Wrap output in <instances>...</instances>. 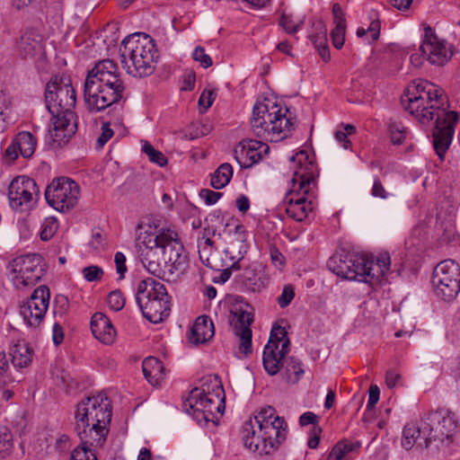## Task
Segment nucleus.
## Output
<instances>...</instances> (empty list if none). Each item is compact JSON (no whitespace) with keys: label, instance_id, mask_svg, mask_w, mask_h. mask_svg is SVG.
Listing matches in <instances>:
<instances>
[{"label":"nucleus","instance_id":"36","mask_svg":"<svg viewBox=\"0 0 460 460\" xmlns=\"http://www.w3.org/2000/svg\"><path fill=\"white\" fill-rule=\"evenodd\" d=\"M91 438L81 439V444L72 451L70 460H97L93 447H101L102 444H93Z\"/></svg>","mask_w":460,"mask_h":460},{"label":"nucleus","instance_id":"41","mask_svg":"<svg viewBox=\"0 0 460 460\" xmlns=\"http://www.w3.org/2000/svg\"><path fill=\"white\" fill-rule=\"evenodd\" d=\"M388 128L392 142L401 145L406 137V128L400 121L391 120Z\"/></svg>","mask_w":460,"mask_h":460},{"label":"nucleus","instance_id":"24","mask_svg":"<svg viewBox=\"0 0 460 460\" xmlns=\"http://www.w3.org/2000/svg\"><path fill=\"white\" fill-rule=\"evenodd\" d=\"M93 335L103 344L111 345L115 341L116 330L111 320L101 312H96L91 318Z\"/></svg>","mask_w":460,"mask_h":460},{"label":"nucleus","instance_id":"9","mask_svg":"<svg viewBox=\"0 0 460 460\" xmlns=\"http://www.w3.org/2000/svg\"><path fill=\"white\" fill-rule=\"evenodd\" d=\"M424 432L428 437L424 438V446L429 447L432 441L450 442L457 432L458 421L453 411L447 408H440L427 412L424 417Z\"/></svg>","mask_w":460,"mask_h":460},{"label":"nucleus","instance_id":"8","mask_svg":"<svg viewBox=\"0 0 460 460\" xmlns=\"http://www.w3.org/2000/svg\"><path fill=\"white\" fill-rule=\"evenodd\" d=\"M254 420L265 443L261 449L264 452L278 450L288 435V423L284 417H280L275 408L266 406L254 414Z\"/></svg>","mask_w":460,"mask_h":460},{"label":"nucleus","instance_id":"47","mask_svg":"<svg viewBox=\"0 0 460 460\" xmlns=\"http://www.w3.org/2000/svg\"><path fill=\"white\" fill-rule=\"evenodd\" d=\"M82 274L84 279L88 282H97L100 281L103 275L104 271L102 268L97 266V265H90L87 267H84L82 270Z\"/></svg>","mask_w":460,"mask_h":460},{"label":"nucleus","instance_id":"39","mask_svg":"<svg viewBox=\"0 0 460 460\" xmlns=\"http://www.w3.org/2000/svg\"><path fill=\"white\" fill-rule=\"evenodd\" d=\"M13 435L6 427H0V458L9 456L13 450Z\"/></svg>","mask_w":460,"mask_h":460},{"label":"nucleus","instance_id":"23","mask_svg":"<svg viewBox=\"0 0 460 460\" xmlns=\"http://www.w3.org/2000/svg\"><path fill=\"white\" fill-rule=\"evenodd\" d=\"M37 139L28 131L19 132L13 139L11 145L5 150V156L14 161L21 155L24 158H30L35 152Z\"/></svg>","mask_w":460,"mask_h":460},{"label":"nucleus","instance_id":"51","mask_svg":"<svg viewBox=\"0 0 460 460\" xmlns=\"http://www.w3.org/2000/svg\"><path fill=\"white\" fill-rule=\"evenodd\" d=\"M295 297V288L292 285H286L283 288L281 295L278 297L277 301L281 308H285L290 305Z\"/></svg>","mask_w":460,"mask_h":460},{"label":"nucleus","instance_id":"14","mask_svg":"<svg viewBox=\"0 0 460 460\" xmlns=\"http://www.w3.org/2000/svg\"><path fill=\"white\" fill-rule=\"evenodd\" d=\"M146 320L159 323L166 319L171 311L170 296L164 284L152 278H146Z\"/></svg>","mask_w":460,"mask_h":460},{"label":"nucleus","instance_id":"48","mask_svg":"<svg viewBox=\"0 0 460 460\" xmlns=\"http://www.w3.org/2000/svg\"><path fill=\"white\" fill-rule=\"evenodd\" d=\"M370 263L372 269L376 267L378 268V271H380V280L384 277V275L389 270L391 260L388 253L381 254L375 261L373 258H370Z\"/></svg>","mask_w":460,"mask_h":460},{"label":"nucleus","instance_id":"60","mask_svg":"<svg viewBox=\"0 0 460 460\" xmlns=\"http://www.w3.org/2000/svg\"><path fill=\"white\" fill-rule=\"evenodd\" d=\"M114 261L116 264V270L119 274V279H123L127 271L125 255L120 252H116L114 256Z\"/></svg>","mask_w":460,"mask_h":460},{"label":"nucleus","instance_id":"19","mask_svg":"<svg viewBox=\"0 0 460 460\" xmlns=\"http://www.w3.org/2000/svg\"><path fill=\"white\" fill-rule=\"evenodd\" d=\"M176 231L168 226L167 219L161 214H149L146 217V246L162 242H172L176 238Z\"/></svg>","mask_w":460,"mask_h":460},{"label":"nucleus","instance_id":"37","mask_svg":"<svg viewBox=\"0 0 460 460\" xmlns=\"http://www.w3.org/2000/svg\"><path fill=\"white\" fill-rule=\"evenodd\" d=\"M233 176V168L230 164H222L211 177V186L216 190L226 187Z\"/></svg>","mask_w":460,"mask_h":460},{"label":"nucleus","instance_id":"2","mask_svg":"<svg viewBox=\"0 0 460 460\" xmlns=\"http://www.w3.org/2000/svg\"><path fill=\"white\" fill-rule=\"evenodd\" d=\"M45 102L52 115L49 137L57 146H62L75 133L77 128L74 111L76 93L69 76L56 75L51 77L46 85Z\"/></svg>","mask_w":460,"mask_h":460},{"label":"nucleus","instance_id":"42","mask_svg":"<svg viewBox=\"0 0 460 460\" xmlns=\"http://www.w3.org/2000/svg\"><path fill=\"white\" fill-rule=\"evenodd\" d=\"M216 232L217 229L213 226L204 227L202 236L198 240L199 248L203 252L206 250L212 251V249H216L214 242L212 241V237L216 234Z\"/></svg>","mask_w":460,"mask_h":460},{"label":"nucleus","instance_id":"6","mask_svg":"<svg viewBox=\"0 0 460 460\" xmlns=\"http://www.w3.org/2000/svg\"><path fill=\"white\" fill-rule=\"evenodd\" d=\"M183 405L199 424L215 423L217 414L225 410V394L219 378L217 376L204 378L201 386L190 392Z\"/></svg>","mask_w":460,"mask_h":460},{"label":"nucleus","instance_id":"4","mask_svg":"<svg viewBox=\"0 0 460 460\" xmlns=\"http://www.w3.org/2000/svg\"><path fill=\"white\" fill-rule=\"evenodd\" d=\"M125 84L117 63L102 59L88 71L84 84V99L92 112L102 111L123 97Z\"/></svg>","mask_w":460,"mask_h":460},{"label":"nucleus","instance_id":"16","mask_svg":"<svg viewBox=\"0 0 460 460\" xmlns=\"http://www.w3.org/2000/svg\"><path fill=\"white\" fill-rule=\"evenodd\" d=\"M50 291L47 286L37 288L31 297L20 306V314L26 325L38 328L49 305Z\"/></svg>","mask_w":460,"mask_h":460},{"label":"nucleus","instance_id":"12","mask_svg":"<svg viewBox=\"0 0 460 460\" xmlns=\"http://www.w3.org/2000/svg\"><path fill=\"white\" fill-rule=\"evenodd\" d=\"M80 194L79 185L66 177L54 179L46 188L45 199L48 204L58 211L65 212L77 204Z\"/></svg>","mask_w":460,"mask_h":460},{"label":"nucleus","instance_id":"53","mask_svg":"<svg viewBox=\"0 0 460 460\" xmlns=\"http://www.w3.org/2000/svg\"><path fill=\"white\" fill-rule=\"evenodd\" d=\"M114 131L111 128L110 123H103L102 126V133L96 141L97 148H102L104 145L113 137Z\"/></svg>","mask_w":460,"mask_h":460},{"label":"nucleus","instance_id":"44","mask_svg":"<svg viewBox=\"0 0 460 460\" xmlns=\"http://www.w3.org/2000/svg\"><path fill=\"white\" fill-rule=\"evenodd\" d=\"M58 229V222L53 217H47L41 225V230L40 233V239L42 241L50 240Z\"/></svg>","mask_w":460,"mask_h":460},{"label":"nucleus","instance_id":"31","mask_svg":"<svg viewBox=\"0 0 460 460\" xmlns=\"http://www.w3.org/2000/svg\"><path fill=\"white\" fill-rule=\"evenodd\" d=\"M243 440L245 447L259 455H270L273 452H264L261 449L265 444L260 435V429H255L252 420L250 419L243 427Z\"/></svg>","mask_w":460,"mask_h":460},{"label":"nucleus","instance_id":"20","mask_svg":"<svg viewBox=\"0 0 460 460\" xmlns=\"http://www.w3.org/2000/svg\"><path fill=\"white\" fill-rule=\"evenodd\" d=\"M269 146L261 141L248 139L241 141L234 148V158L242 168H250L269 152Z\"/></svg>","mask_w":460,"mask_h":460},{"label":"nucleus","instance_id":"10","mask_svg":"<svg viewBox=\"0 0 460 460\" xmlns=\"http://www.w3.org/2000/svg\"><path fill=\"white\" fill-rule=\"evenodd\" d=\"M431 283L438 297L453 300L460 292V266L451 259L440 261L433 270Z\"/></svg>","mask_w":460,"mask_h":460},{"label":"nucleus","instance_id":"61","mask_svg":"<svg viewBox=\"0 0 460 460\" xmlns=\"http://www.w3.org/2000/svg\"><path fill=\"white\" fill-rule=\"evenodd\" d=\"M196 75L193 71L186 72L182 76L181 91H192L195 87Z\"/></svg>","mask_w":460,"mask_h":460},{"label":"nucleus","instance_id":"18","mask_svg":"<svg viewBox=\"0 0 460 460\" xmlns=\"http://www.w3.org/2000/svg\"><path fill=\"white\" fill-rule=\"evenodd\" d=\"M231 314L230 323L240 341L238 351L246 357L252 352L251 324L253 322V314L240 308L232 311Z\"/></svg>","mask_w":460,"mask_h":460},{"label":"nucleus","instance_id":"32","mask_svg":"<svg viewBox=\"0 0 460 460\" xmlns=\"http://www.w3.org/2000/svg\"><path fill=\"white\" fill-rule=\"evenodd\" d=\"M163 255H165L164 243H157V245L155 246L147 243V246H146V261H147L146 270L154 276L161 277L163 274L161 268V258Z\"/></svg>","mask_w":460,"mask_h":460},{"label":"nucleus","instance_id":"15","mask_svg":"<svg viewBox=\"0 0 460 460\" xmlns=\"http://www.w3.org/2000/svg\"><path fill=\"white\" fill-rule=\"evenodd\" d=\"M143 32L128 35L122 41L120 48L121 63L126 72L136 78L144 75V41L140 37Z\"/></svg>","mask_w":460,"mask_h":460},{"label":"nucleus","instance_id":"34","mask_svg":"<svg viewBox=\"0 0 460 460\" xmlns=\"http://www.w3.org/2000/svg\"><path fill=\"white\" fill-rule=\"evenodd\" d=\"M283 378L290 384H296L304 374L301 361L295 357L285 358L281 360L280 370Z\"/></svg>","mask_w":460,"mask_h":460},{"label":"nucleus","instance_id":"64","mask_svg":"<svg viewBox=\"0 0 460 460\" xmlns=\"http://www.w3.org/2000/svg\"><path fill=\"white\" fill-rule=\"evenodd\" d=\"M222 196V193L217 192L211 190H202L200 191V197L205 200L206 204H215Z\"/></svg>","mask_w":460,"mask_h":460},{"label":"nucleus","instance_id":"45","mask_svg":"<svg viewBox=\"0 0 460 460\" xmlns=\"http://www.w3.org/2000/svg\"><path fill=\"white\" fill-rule=\"evenodd\" d=\"M146 155H147L149 161L154 163L160 167H164L167 164V157L161 152L156 150L151 144L146 141Z\"/></svg>","mask_w":460,"mask_h":460},{"label":"nucleus","instance_id":"33","mask_svg":"<svg viewBox=\"0 0 460 460\" xmlns=\"http://www.w3.org/2000/svg\"><path fill=\"white\" fill-rule=\"evenodd\" d=\"M164 366L155 357H146V380L153 387H160L164 380Z\"/></svg>","mask_w":460,"mask_h":460},{"label":"nucleus","instance_id":"22","mask_svg":"<svg viewBox=\"0 0 460 460\" xmlns=\"http://www.w3.org/2000/svg\"><path fill=\"white\" fill-rule=\"evenodd\" d=\"M286 337H288V333L284 327L278 325L272 328L269 342L264 348L262 357L263 367L270 376H275L278 373L277 364L279 361L275 358L276 349H279L280 341Z\"/></svg>","mask_w":460,"mask_h":460},{"label":"nucleus","instance_id":"54","mask_svg":"<svg viewBox=\"0 0 460 460\" xmlns=\"http://www.w3.org/2000/svg\"><path fill=\"white\" fill-rule=\"evenodd\" d=\"M371 195L375 198L385 199L389 197L388 191L385 190L384 184L378 177L374 180Z\"/></svg>","mask_w":460,"mask_h":460},{"label":"nucleus","instance_id":"63","mask_svg":"<svg viewBox=\"0 0 460 460\" xmlns=\"http://www.w3.org/2000/svg\"><path fill=\"white\" fill-rule=\"evenodd\" d=\"M270 260L272 264L279 270L285 266V257L276 247L270 248Z\"/></svg>","mask_w":460,"mask_h":460},{"label":"nucleus","instance_id":"1","mask_svg":"<svg viewBox=\"0 0 460 460\" xmlns=\"http://www.w3.org/2000/svg\"><path fill=\"white\" fill-rule=\"evenodd\" d=\"M402 104L420 124L429 126L435 119L432 131L433 147L440 160L448 150L459 116L449 111V101L438 85L423 79L412 81L405 89Z\"/></svg>","mask_w":460,"mask_h":460},{"label":"nucleus","instance_id":"11","mask_svg":"<svg viewBox=\"0 0 460 460\" xmlns=\"http://www.w3.org/2000/svg\"><path fill=\"white\" fill-rule=\"evenodd\" d=\"M40 198V189L36 181L25 175L15 177L8 188L10 207L19 213H29Z\"/></svg>","mask_w":460,"mask_h":460},{"label":"nucleus","instance_id":"28","mask_svg":"<svg viewBox=\"0 0 460 460\" xmlns=\"http://www.w3.org/2000/svg\"><path fill=\"white\" fill-rule=\"evenodd\" d=\"M17 49L24 58H33L42 52V38L36 31H27L17 42Z\"/></svg>","mask_w":460,"mask_h":460},{"label":"nucleus","instance_id":"30","mask_svg":"<svg viewBox=\"0 0 460 460\" xmlns=\"http://www.w3.org/2000/svg\"><path fill=\"white\" fill-rule=\"evenodd\" d=\"M241 281L247 290L260 292L265 287L261 266L258 263L247 266L241 276Z\"/></svg>","mask_w":460,"mask_h":460},{"label":"nucleus","instance_id":"40","mask_svg":"<svg viewBox=\"0 0 460 460\" xmlns=\"http://www.w3.org/2000/svg\"><path fill=\"white\" fill-rule=\"evenodd\" d=\"M146 40H148V45L150 48L148 49V52L151 57V63L146 62V76L150 75L154 73L155 69V65L158 63L160 59L159 49L156 47L155 40L148 34L146 33Z\"/></svg>","mask_w":460,"mask_h":460},{"label":"nucleus","instance_id":"3","mask_svg":"<svg viewBox=\"0 0 460 460\" xmlns=\"http://www.w3.org/2000/svg\"><path fill=\"white\" fill-rule=\"evenodd\" d=\"M290 162L294 174L286 198L288 203L286 213L289 217L301 222L306 219L316 208L319 170L305 150L294 155Z\"/></svg>","mask_w":460,"mask_h":460},{"label":"nucleus","instance_id":"58","mask_svg":"<svg viewBox=\"0 0 460 460\" xmlns=\"http://www.w3.org/2000/svg\"><path fill=\"white\" fill-rule=\"evenodd\" d=\"M89 244L94 251L104 250L107 245L105 236L99 231L94 232Z\"/></svg>","mask_w":460,"mask_h":460},{"label":"nucleus","instance_id":"43","mask_svg":"<svg viewBox=\"0 0 460 460\" xmlns=\"http://www.w3.org/2000/svg\"><path fill=\"white\" fill-rule=\"evenodd\" d=\"M353 259L340 260L339 263L333 267L332 271L339 277L347 279H353L357 277L352 270Z\"/></svg>","mask_w":460,"mask_h":460},{"label":"nucleus","instance_id":"21","mask_svg":"<svg viewBox=\"0 0 460 460\" xmlns=\"http://www.w3.org/2000/svg\"><path fill=\"white\" fill-rule=\"evenodd\" d=\"M172 242H162V243L165 244V255H167V260H164L165 267L172 275L178 277L184 272L188 259L178 233Z\"/></svg>","mask_w":460,"mask_h":460},{"label":"nucleus","instance_id":"59","mask_svg":"<svg viewBox=\"0 0 460 460\" xmlns=\"http://www.w3.org/2000/svg\"><path fill=\"white\" fill-rule=\"evenodd\" d=\"M10 368L9 362L4 352H0V378L3 379V383L12 382L13 379L8 375Z\"/></svg>","mask_w":460,"mask_h":460},{"label":"nucleus","instance_id":"5","mask_svg":"<svg viewBox=\"0 0 460 460\" xmlns=\"http://www.w3.org/2000/svg\"><path fill=\"white\" fill-rule=\"evenodd\" d=\"M112 416L111 402L103 393L83 399L75 414V429L80 439L91 438L94 444H102L109 432Z\"/></svg>","mask_w":460,"mask_h":460},{"label":"nucleus","instance_id":"50","mask_svg":"<svg viewBox=\"0 0 460 460\" xmlns=\"http://www.w3.org/2000/svg\"><path fill=\"white\" fill-rule=\"evenodd\" d=\"M303 22H295L291 16L282 14L279 19V25L285 30L287 33L294 34L300 30Z\"/></svg>","mask_w":460,"mask_h":460},{"label":"nucleus","instance_id":"17","mask_svg":"<svg viewBox=\"0 0 460 460\" xmlns=\"http://www.w3.org/2000/svg\"><path fill=\"white\" fill-rule=\"evenodd\" d=\"M424 39L420 50L431 65L445 66L453 57V46L439 39L429 25L424 27Z\"/></svg>","mask_w":460,"mask_h":460},{"label":"nucleus","instance_id":"38","mask_svg":"<svg viewBox=\"0 0 460 460\" xmlns=\"http://www.w3.org/2000/svg\"><path fill=\"white\" fill-rule=\"evenodd\" d=\"M314 32L309 35L314 46L327 43V28L322 20L313 22Z\"/></svg>","mask_w":460,"mask_h":460},{"label":"nucleus","instance_id":"35","mask_svg":"<svg viewBox=\"0 0 460 460\" xmlns=\"http://www.w3.org/2000/svg\"><path fill=\"white\" fill-rule=\"evenodd\" d=\"M12 363L15 367H27L32 360V349L25 341H18L10 349Z\"/></svg>","mask_w":460,"mask_h":460},{"label":"nucleus","instance_id":"29","mask_svg":"<svg viewBox=\"0 0 460 460\" xmlns=\"http://www.w3.org/2000/svg\"><path fill=\"white\" fill-rule=\"evenodd\" d=\"M332 15L335 27L331 31L332 42L336 49H340L344 45L346 32L345 14L340 4L335 3L332 5Z\"/></svg>","mask_w":460,"mask_h":460},{"label":"nucleus","instance_id":"7","mask_svg":"<svg viewBox=\"0 0 460 460\" xmlns=\"http://www.w3.org/2000/svg\"><path fill=\"white\" fill-rule=\"evenodd\" d=\"M287 111L288 109L283 110L270 100L256 103L251 118L253 133L270 142H279L286 138L293 128V123L286 115Z\"/></svg>","mask_w":460,"mask_h":460},{"label":"nucleus","instance_id":"46","mask_svg":"<svg viewBox=\"0 0 460 460\" xmlns=\"http://www.w3.org/2000/svg\"><path fill=\"white\" fill-rule=\"evenodd\" d=\"M107 305L108 306L115 311L119 312L123 309L125 305V298L120 290H113L111 291L107 297Z\"/></svg>","mask_w":460,"mask_h":460},{"label":"nucleus","instance_id":"13","mask_svg":"<svg viewBox=\"0 0 460 460\" xmlns=\"http://www.w3.org/2000/svg\"><path fill=\"white\" fill-rule=\"evenodd\" d=\"M10 267L11 279L18 289L34 286L43 275L41 256L36 253L13 259Z\"/></svg>","mask_w":460,"mask_h":460},{"label":"nucleus","instance_id":"25","mask_svg":"<svg viewBox=\"0 0 460 460\" xmlns=\"http://www.w3.org/2000/svg\"><path fill=\"white\" fill-rule=\"evenodd\" d=\"M352 270L357 275L353 279L374 286L380 282V271L376 267L372 269L370 258L367 256L353 259Z\"/></svg>","mask_w":460,"mask_h":460},{"label":"nucleus","instance_id":"57","mask_svg":"<svg viewBox=\"0 0 460 460\" xmlns=\"http://www.w3.org/2000/svg\"><path fill=\"white\" fill-rule=\"evenodd\" d=\"M336 445L345 456L350 452L358 450L361 447V443L359 441H352L349 439H343Z\"/></svg>","mask_w":460,"mask_h":460},{"label":"nucleus","instance_id":"26","mask_svg":"<svg viewBox=\"0 0 460 460\" xmlns=\"http://www.w3.org/2000/svg\"><path fill=\"white\" fill-rule=\"evenodd\" d=\"M214 324L210 318L201 315L195 320L190 329L189 341L193 344L205 343L214 336Z\"/></svg>","mask_w":460,"mask_h":460},{"label":"nucleus","instance_id":"55","mask_svg":"<svg viewBox=\"0 0 460 460\" xmlns=\"http://www.w3.org/2000/svg\"><path fill=\"white\" fill-rule=\"evenodd\" d=\"M289 345H290L289 339L288 337H286L280 341L279 346H281V349L279 348L276 349L275 358L279 361V363L277 364L278 372L280 370L281 360L286 358V355L289 351Z\"/></svg>","mask_w":460,"mask_h":460},{"label":"nucleus","instance_id":"27","mask_svg":"<svg viewBox=\"0 0 460 460\" xmlns=\"http://www.w3.org/2000/svg\"><path fill=\"white\" fill-rule=\"evenodd\" d=\"M429 433L424 432V420L421 419V425L416 423H408L402 429V446L406 450L411 449L414 445L421 448H426L424 446V438L428 437Z\"/></svg>","mask_w":460,"mask_h":460},{"label":"nucleus","instance_id":"49","mask_svg":"<svg viewBox=\"0 0 460 460\" xmlns=\"http://www.w3.org/2000/svg\"><path fill=\"white\" fill-rule=\"evenodd\" d=\"M370 34L372 41H376L379 39L380 36V22L378 20H373L367 29L358 28L357 30V36L361 38L365 36L367 33Z\"/></svg>","mask_w":460,"mask_h":460},{"label":"nucleus","instance_id":"52","mask_svg":"<svg viewBox=\"0 0 460 460\" xmlns=\"http://www.w3.org/2000/svg\"><path fill=\"white\" fill-rule=\"evenodd\" d=\"M193 59L199 62L200 66L204 68H208L212 66L213 62L209 55L205 52V49L199 46L192 53Z\"/></svg>","mask_w":460,"mask_h":460},{"label":"nucleus","instance_id":"56","mask_svg":"<svg viewBox=\"0 0 460 460\" xmlns=\"http://www.w3.org/2000/svg\"><path fill=\"white\" fill-rule=\"evenodd\" d=\"M380 390L376 385H371L368 390V401L367 403V411H371L375 409L379 400Z\"/></svg>","mask_w":460,"mask_h":460},{"label":"nucleus","instance_id":"62","mask_svg":"<svg viewBox=\"0 0 460 460\" xmlns=\"http://www.w3.org/2000/svg\"><path fill=\"white\" fill-rule=\"evenodd\" d=\"M216 93L212 90H204L199 96V104L208 110L215 100Z\"/></svg>","mask_w":460,"mask_h":460}]
</instances>
